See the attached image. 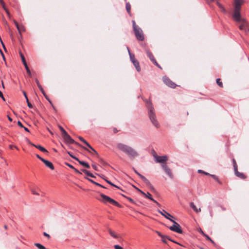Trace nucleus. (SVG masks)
Masks as SVG:
<instances>
[{
	"instance_id": "nucleus-1",
	"label": "nucleus",
	"mask_w": 249,
	"mask_h": 249,
	"mask_svg": "<svg viewBox=\"0 0 249 249\" xmlns=\"http://www.w3.org/2000/svg\"><path fill=\"white\" fill-rule=\"evenodd\" d=\"M116 148L127 155L130 158H135L139 156L138 152L133 147L123 143H117Z\"/></svg>"
},
{
	"instance_id": "nucleus-2",
	"label": "nucleus",
	"mask_w": 249,
	"mask_h": 249,
	"mask_svg": "<svg viewBox=\"0 0 249 249\" xmlns=\"http://www.w3.org/2000/svg\"><path fill=\"white\" fill-rule=\"evenodd\" d=\"M144 101L146 103V106L148 109V116L151 123L156 127L159 128L160 125L157 120L154 109L151 102L147 100H145Z\"/></svg>"
},
{
	"instance_id": "nucleus-3",
	"label": "nucleus",
	"mask_w": 249,
	"mask_h": 249,
	"mask_svg": "<svg viewBox=\"0 0 249 249\" xmlns=\"http://www.w3.org/2000/svg\"><path fill=\"white\" fill-rule=\"evenodd\" d=\"M244 2V0H234V11L232 14V18H237L241 15L240 13L241 6Z\"/></svg>"
},
{
	"instance_id": "nucleus-4",
	"label": "nucleus",
	"mask_w": 249,
	"mask_h": 249,
	"mask_svg": "<svg viewBox=\"0 0 249 249\" xmlns=\"http://www.w3.org/2000/svg\"><path fill=\"white\" fill-rule=\"evenodd\" d=\"M233 18L236 22L240 24L238 28L240 30H246V28L249 26V24L246 18H242L241 15L239 16L237 18L233 17Z\"/></svg>"
},
{
	"instance_id": "nucleus-5",
	"label": "nucleus",
	"mask_w": 249,
	"mask_h": 249,
	"mask_svg": "<svg viewBox=\"0 0 249 249\" xmlns=\"http://www.w3.org/2000/svg\"><path fill=\"white\" fill-rule=\"evenodd\" d=\"M101 196L102 197V199H100V201L104 203H107V202L111 203L113 204V205L120 207V204L116 201L115 200L113 199L112 198H110V197L103 194H100Z\"/></svg>"
},
{
	"instance_id": "nucleus-6",
	"label": "nucleus",
	"mask_w": 249,
	"mask_h": 249,
	"mask_svg": "<svg viewBox=\"0 0 249 249\" xmlns=\"http://www.w3.org/2000/svg\"><path fill=\"white\" fill-rule=\"evenodd\" d=\"M171 221L174 223V225L170 227L169 229L178 233H182V230L181 229L180 226L174 220H172Z\"/></svg>"
},
{
	"instance_id": "nucleus-7",
	"label": "nucleus",
	"mask_w": 249,
	"mask_h": 249,
	"mask_svg": "<svg viewBox=\"0 0 249 249\" xmlns=\"http://www.w3.org/2000/svg\"><path fill=\"white\" fill-rule=\"evenodd\" d=\"M161 166L164 172L167 174L169 178L173 179L174 176L170 168L165 163L161 164Z\"/></svg>"
},
{
	"instance_id": "nucleus-8",
	"label": "nucleus",
	"mask_w": 249,
	"mask_h": 249,
	"mask_svg": "<svg viewBox=\"0 0 249 249\" xmlns=\"http://www.w3.org/2000/svg\"><path fill=\"white\" fill-rule=\"evenodd\" d=\"M134 31L135 35L138 40L142 41L144 39V35L143 34L142 31L140 27L134 29Z\"/></svg>"
},
{
	"instance_id": "nucleus-9",
	"label": "nucleus",
	"mask_w": 249,
	"mask_h": 249,
	"mask_svg": "<svg viewBox=\"0 0 249 249\" xmlns=\"http://www.w3.org/2000/svg\"><path fill=\"white\" fill-rule=\"evenodd\" d=\"M63 138L65 142L67 144H73L75 143L76 144H78V143L75 142L71 137V136L68 134H65V135H63Z\"/></svg>"
},
{
	"instance_id": "nucleus-10",
	"label": "nucleus",
	"mask_w": 249,
	"mask_h": 249,
	"mask_svg": "<svg viewBox=\"0 0 249 249\" xmlns=\"http://www.w3.org/2000/svg\"><path fill=\"white\" fill-rule=\"evenodd\" d=\"M162 80L163 82L169 87H171L172 88H175L177 86L175 83L172 82L166 76H163L162 78Z\"/></svg>"
},
{
	"instance_id": "nucleus-11",
	"label": "nucleus",
	"mask_w": 249,
	"mask_h": 249,
	"mask_svg": "<svg viewBox=\"0 0 249 249\" xmlns=\"http://www.w3.org/2000/svg\"><path fill=\"white\" fill-rule=\"evenodd\" d=\"M154 158L157 162L164 163V162L168 160V157L167 156H154Z\"/></svg>"
},
{
	"instance_id": "nucleus-12",
	"label": "nucleus",
	"mask_w": 249,
	"mask_h": 249,
	"mask_svg": "<svg viewBox=\"0 0 249 249\" xmlns=\"http://www.w3.org/2000/svg\"><path fill=\"white\" fill-rule=\"evenodd\" d=\"M158 212L162 216H164L166 219L169 220L171 221L173 220L172 218H174L173 216L165 211L164 210H162L161 211L158 210Z\"/></svg>"
},
{
	"instance_id": "nucleus-13",
	"label": "nucleus",
	"mask_w": 249,
	"mask_h": 249,
	"mask_svg": "<svg viewBox=\"0 0 249 249\" xmlns=\"http://www.w3.org/2000/svg\"><path fill=\"white\" fill-rule=\"evenodd\" d=\"M146 53L148 56V57L149 58L150 60L156 66H157L158 67L160 68V67L158 64V63L157 62L156 59H155L152 53L148 50H146Z\"/></svg>"
},
{
	"instance_id": "nucleus-14",
	"label": "nucleus",
	"mask_w": 249,
	"mask_h": 249,
	"mask_svg": "<svg viewBox=\"0 0 249 249\" xmlns=\"http://www.w3.org/2000/svg\"><path fill=\"white\" fill-rule=\"evenodd\" d=\"M20 56H21V58L22 59V63H23V65H24V67L25 68V69H26V70L27 71V73L30 76H31V71H30V69H29V67H28V66L27 65V64L26 62L25 59L23 55L21 53H20Z\"/></svg>"
},
{
	"instance_id": "nucleus-15",
	"label": "nucleus",
	"mask_w": 249,
	"mask_h": 249,
	"mask_svg": "<svg viewBox=\"0 0 249 249\" xmlns=\"http://www.w3.org/2000/svg\"><path fill=\"white\" fill-rule=\"evenodd\" d=\"M234 171L235 175L238 177V178H245V175L242 173H240L237 170V165L236 163H235L234 165Z\"/></svg>"
},
{
	"instance_id": "nucleus-16",
	"label": "nucleus",
	"mask_w": 249,
	"mask_h": 249,
	"mask_svg": "<svg viewBox=\"0 0 249 249\" xmlns=\"http://www.w3.org/2000/svg\"><path fill=\"white\" fill-rule=\"evenodd\" d=\"M42 162L46 165V166L50 168L51 169H54V166L51 161L44 159V160H42Z\"/></svg>"
},
{
	"instance_id": "nucleus-17",
	"label": "nucleus",
	"mask_w": 249,
	"mask_h": 249,
	"mask_svg": "<svg viewBox=\"0 0 249 249\" xmlns=\"http://www.w3.org/2000/svg\"><path fill=\"white\" fill-rule=\"evenodd\" d=\"M139 176L147 185L150 186L152 188H153V187L151 186L150 181L145 177H144L143 175L141 174H139Z\"/></svg>"
},
{
	"instance_id": "nucleus-18",
	"label": "nucleus",
	"mask_w": 249,
	"mask_h": 249,
	"mask_svg": "<svg viewBox=\"0 0 249 249\" xmlns=\"http://www.w3.org/2000/svg\"><path fill=\"white\" fill-rule=\"evenodd\" d=\"M143 195L144 196L148 198V199H150L151 200L156 203L157 205H160L159 203L151 197V195L149 192H147L146 194L145 193V195Z\"/></svg>"
},
{
	"instance_id": "nucleus-19",
	"label": "nucleus",
	"mask_w": 249,
	"mask_h": 249,
	"mask_svg": "<svg viewBox=\"0 0 249 249\" xmlns=\"http://www.w3.org/2000/svg\"><path fill=\"white\" fill-rule=\"evenodd\" d=\"M190 207L193 209V210L196 212V213H199L201 212V209L200 208H197L196 207L194 203L191 202L190 203Z\"/></svg>"
},
{
	"instance_id": "nucleus-20",
	"label": "nucleus",
	"mask_w": 249,
	"mask_h": 249,
	"mask_svg": "<svg viewBox=\"0 0 249 249\" xmlns=\"http://www.w3.org/2000/svg\"><path fill=\"white\" fill-rule=\"evenodd\" d=\"M127 49L129 55L130 56V60L132 62V63H133L134 61H136L137 60L135 59L134 55L130 53L128 47H127Z\"/></svg>"
},
{
	"instance_id": "nucleus-21",
	"label": "nucleus",
	"mask_w": 249,
	"mask_h": 249,
	"mask_svg": "<svg viewBox=\"0 0 249 249\" xmlns=\"http://www.w3.org/2000/svg\"><path fill=\"white\" fill-rule=\"evenodd\" d=\"M132 63L133 64L134 66L136 68L137 71L139 72L140 71H141V67L139 65V62L137 60H136L135 61H134Z\"/></svg>"
},
{
	"instance_id": "nucleus-22",
	"label": "nucleus",
	"mask_w": 249,
	"mask_h": 249,
	"mask_svg": "<svg viewBox=\"0 0 249 249\" xmlns=\"http://www.w3.org/2000/svg\"><path fill=\"white\" fill-rule=\"evenodd\" d=\"M108 232L110 235L112 236L113 238H119V235L115 232L112 231L111 230H108Z\"/></svg>"
},
{
	"instance_id": "nucleus-23",
	"label": "nucleus",
	"mask_w": 249,
	"mask_h": 249,
	"mask_svg": "<svg viewBox=\"0 0 249 249\" xmlns=\"http://www.w3.org/2000/svg\"><path fill=\"white\" fill-rule=\"evenodd\" d=\"M86 178L87 179H88L89 181L90 182H92V183H93L94 184L97 185V186H100L101 187H102V188H105L106 187H104V186L102 185L101 184L96 182H95L94 180H93L92 179H90L89 178Z\"/></svg>"
},
{
	"instance_id": "nucleus-24",
	"label": "nucleus",
	"mask_w": 249,
	"mask_h": 249,
	"mask_svg": "<svg viewBox=\"0 0 249 249\" xmlns=\"http://www.w3.org/2000/svg\"><path fill=\"white\" fill-rule=\"evenodd\" d=\"M77 161H78L79 164H80L81 165L86 167V168H90V166H89V165L88 163H87V162H85L84 161L80 160H79Z\"/></svg>"
},
{
	"instance_id": "nucleus-25",
	"label": "nucleus",
	"mask_w": 249,
	"mask_h": 249,
	"mask_svg": "<svg viewBox=\"0 0 249 249\" xmlns=\"http://www.w3.org/2000/svg\"><path fill=\"white\" fill-rule=\"evenodd\" d=\"M17 29L19 34H21V32L25 31V28L24 26L22 25H20L18 27Z\"/></svg>"
},
{
	"instance_id": "nucleus-26",
	"label": "nucleus",
	"mask_w": 249,
	"mask_h": 249,
	"mask_svg": "<svg viewBox=\"0 0 249 249\" xmlns=\"http://www.w3.org/2000/svg\"><path fill=\"white\" fill-rule=\"evenodd\" d=\"M82 171L88 176H89L91 178H95L94 176L92 174L90 173L89 171L86 169H82Z\"/></svg>"
},
{
	"instance_id": "nucleus-27",
	"label": "nucleus",
	"mask_w": 249,
	"mask_h": 249,
	"mask_svg": "<svg viewBox=\"0 0 249 249\" xmlns=\"http://www.w3.org/2000/svg\"><path fill=\"white\" fill-rule=\"evenodd\" d=\"M35 147L38 148L39 150H40L41 151L43 152H48L47 150L44 148L43 147L41 146V145H35Z\"/></svg>"
},
{
	"instance_id": "nucleus-28",
	"label": "nucleus",
	"mask_w": 249,
	"mask_h": 249,
	"mask_svg": "<svg viewBox=\"0 0 249 249\" xmlns=\"http://www.w3.org/2000/svg\"><path fill=\"white\" fill-rule=\"evenodd\" d=\"M161 240L165 243H167L168 241H171L167 236L165 235L161 236Z\"/></svg>"
},
{
	"instance_id": "nucleus-29",
	"label": "nucleus",
	"mask_w": 249,
	"mask_h": 249,
	"mask_svg": "<svg viewBox=\"0 0 249 249\" xmlns=\"http://www.w3.org/2000/svg\"><path fill=\"white\" fill-rule=\"evenodd\" d=\"M126 9L128 14H130L131 5L129 2L126 3Z\"/></svg>"
},
{
	"instance_id": "nucleus-30",
	"label": "nucleus",
	"mask_w": 249,
	"mask_h": 249,
	"mask_svg": "<svg viewBox=\"0 0 249 249\" xmlns=\"http://www.w3.org/2000/svg\"><path fill=\"white\" fill-rule=\"evenodd\" d=\"M89 148L94 153L96 154V155H97V152L94 149H93L90 145V144L87 142H86V143H85Z\"/></svg>"
},
{
	"instance_id": "nucleus-31",
	"label": "nucleus",
	"mask_w": 249,
	"mask_h": 249,
	"mask_svg": "<svg viewBox=\"0 0 249 249\" xmlns=\"http://www.w3.org/2000/svg\"><path fill=\"white\" fill-rule=\"evenodd\" d=\"M58 127L60 129V130L62 133V136L63 135H65V134L67 133V132L66 131V130L61 125H59Z\"/></svg>"
},
{
	"instance_id": "nucleus-32",
	"label": "nucleus",
	"mask_w": 249,
	"mask_h": 249,
	"mask_svg": "<svg viewBox=\"0 0 249 249\" xmlns=\"http://www.w3.org/2000/svg\"><path fill=\"white\" fill-rule=\"evenodd\" d=\"M35 245L39 249H46L45 247L42 246L41 244L39 243H35Z\"/></svg>"
},
{
	"instance_id": "nucleus-33",
	"label": "nucleus",
	"mask_w": 249,
	"mask_h": 249,
	"mask_svg": "<svg viewBox=\"0 0 249 249\" xmlns=\"http://www.w3.org/2000/svg\"><path fill=\"white\" fill-rule=\"evenodd\" d=\"M103 178V179H104V180H105L109 184L111 185V186H114V187H116V188H119V187H118L117 186L115 185V184H114L113 183H112L111 182H110V181L108 180L107 179H106V178Z\"/></svg>"
},
{
	"instance_id": "nucleus-34",
	"label": "nucleus",
	"mask_w": 249,
	"mask_h": 249,
	"mask_svg": "<svg viewBox=\"0 0 249 249\" xmlns=\"http://www.w3.org/2000/svg\"><path fill=\"white\" fill-rule=\"evenodd\" d=\"M31 191L32 193L33 194L35 195H39V193H37L36 190H35V189L32 188H31Z\"/></svg>"
},
{
	"instance_id": "nucleus-35",
	"label": "nucleus",
	"mask_w": 249,
	"mask_h": 249,
	"mask_svg": "<svg viewBox=\"0 0 249 249\" xmlns=\"http://www.w3.org/2000/svg\"><path fill=\"white\" fill-rule=\"evenodd\" d=\"M216 83L220 87H223V84H222V83L221 82H220V79L219 78H217L216 79Z\"/></svg>"
},
{
	"instance_id": "nucleus-36",
	"label": "nucleus",
	"mask_w": 249,
	"mask_h": 249,
	"mask_svg": "<svg viewBox=\"0 0 249 249\" xmlns=\"http://www.w3.org/2000/svg\"><path fill=\"white\" fill-rule=\"evenodd\" d=\"M198 172L199 173H203V174H205L206 175H210V174L209 173L206 172H205V171H203L202 170H200V169L198 170Z\"/></svg>"
},
{
	"instance_id": "nucleus-37",
	"label": "nucleus",
	"mask_w": 249,
	"mask_h": 249,
	"mask_svg": "<svg viewBox=\"0 0 249 249\" xmlns=\"http://www.w3.org/2000/svg\"><path fill=\"white\" fill-rule=\"evenodd\" d=\"M132 23H133V30L139 27L138 26H137L136 24V22L134 20H133L132 21Z\"/></svg>"
},
{
	"instance_id": "nucleus-38",
	"label": "nucleus",
	"mask_w": 249,
	"mask_h": 249,
	"mask_svg": "<svg viewBox=\"0 0 249 249\" xmlns=\"http://www.w3.org/2000/svg\"><path fill=\"white\" fill-rule=\"evenodd\" d=\"M26 102H27V106L28 107H29V108H32L33 107V106L29 102V100H28V98H27L26 99Z\"/></svg>"
},
{
	"instance_id": "nucleus-39",
	"label": "nucleus",
	"mask_w": 249,
	"mask_h": 249,
	"mask_svg": "<svg viewBox=\"0 0 249 249\" xmlns=\"http://www.w3.org/2000/svg\"><path fill=\"white\" fill-rule=\"evenodd\" d=\"M219 8H220L221 11L224 13H227V11L226 10V9H225L223 5H222L221 7H220Z\"/></svg>"
},
{
	"instance_id": "nucleus-40",
	"label": "nucleus",
	"mask_w": 249,
	"mask_h": 249,
	"mask_svg": "<svg viewBox=\"0 0 249 249\" xmlns=\"http://www.w3.org/2000/svg\"><path fill=\"white\" fill-rule=\"evenodd\" d=\"M1 5L2 6L3 9L5 10H6L7 8L6 7H5V4H4V2L3 0H1V2H0Z\"/></svg>"
},
{
	"instance_id": "nucleus-41",
	"label": "nucleus",
	"mask_w": 249,
	"mask_h": 249,
	"mask_svg": "<svg viewBox=\"0 0 249 249\" xmlns=\"http://www.w3.org/2000/svg\"><path fill=\"white\" fill-rule=\"evenodd\" d=\"M209 176H211L212 177H213V178L214 179H215L217 181L219 182L218 178L215 175L210 174Z\"/></svg>"
},
{
	"instance_id": "nucleus-42",
	"label": "nucleus",
	"mask_w": 249,
	"mask_h": 249,
	"mask_svg": "<svg viewBox=\"0 0 249 249\" xmlns=\"http://www.w3.org/2000/svg\"><path fill=\"white\" fill-rule=\"evenodd\" d=\"M68 154L73 159L76 160H78V159L74 156L72 155L70 152H68Z\"/></svg>"
},
{
	"instance_id": "nucleus-43",
	"label": "nucleus",
	"mask_w": 249,
	"mask_h": 249,
	"mask_svg": "<svg viewBox=\"0 0 249 249\" xmlns=\"http://www.w3.org/2000/svg\"><path fill=\"white\" fill-rule=\"evenodd\" d=\"M36 83L38 88L39 89L41 88V87H42V86H41L38 80L37 79H36Z\"/></svg>"
},
{
	"instance_id": "nucleus-44",
	"label": "nucleus",
	"mask_w": 249,
	"mask_h": 249,
	"mask_svg": "<svg viewBox=\"0 0 249 249\" xmlns=\"http://www.w3.org/2000/svg\"><path fill=\"white\" fill-rule=\"evenodd\" d=\"M79 139L82 142H84V143H86V142H87L83 138H82V137H78Z\"/></svg>"
},
{
	"instance_id": "nucleus-45",
	"label": "nucleus",
	"mask_w": 249,
	"mask_h": 249,
	"mask_svg": "<svg viewBox=\"0 0 249 249\" xmlns=\"http://www.w3.org/2000/svg\"><path fill=\"white\" fill-rule=\"evenodd\" d=\"M41 91V92L42 93V94H43V95L44 96H46V93L44 90V89H43L42 87H41V88L39 89Z\"/></svg>"
},
{
	"instance_id": "nucleus-46",
	"label": "nucleus",
	"mask_w": 249,
	"mask_h": 249,
	"mask_svg": "<svg viewBox=\"0 0 249 249\" xmlns=\"http://www.w3.org/2000/svg\"><path fill=\"white\" fill-rule=\"evenodd\" d=\"M115 249H123V248L119 245H116L114 246Z\"/></svg>"
},
{
	"instance_id": "nucleus-47",
	"label": "nucleus",
	"mask_w": 249,
	"mask_h": 249,
	"mask_svg": "<svg viewBox=\"0 0 249 249\" xmlns=\"http://www.w3.org/2000/svg\"><path fill=\"white\" fill-rule=\"evenodd\" d=\"M18 124L19 126H20V127H22L23 128V124H22V123L20 122V121H18Z\"/></svg>"
},
{
	"instance_id": "nucleus-48",
	"label": "nucleus",
	"mask_w": 249,
	"mask_h": 249,
	"mask_svg": "<svg viewBox=\"0 0 249 249\" xmlns=\"http://www.w3.org/2000/svg\"><path fill=\"white\" fill-rule=\"evenodd\" d=\"M66 164L69 166L70 168H71V169H74V167L71 164L68 163H66Z\"/></svg>"
},
{
	"instance_id": "nucleus-49",
	"label": "nucleus",
	"mask_w": 249,
	"mask_h": 249,
	"mask_svg": "<svg viewBox=\"0 0 249 249\" xmlns=\"http://www.w3.org/2000/svg\"><path fill=\"white\" fill-rule=\"evenodd\" d=\"M0 97H1L3 101H5V98L3 97V94L1 91H0Z\"/></svg>"
},
{
	"instance_id": "nucleus-50",
	"label": "nucleus",
	"mask_w": 249,
	"mask_h": 249,
	"mask_svg": "<svg viewBox=\"0 0 249 249\" xmlns=\"http://www.w3.org/2000/svg\"><path fill=\"white\" fill-rule=\"evenodd\" d=\"M136 189L139 192H140L142 195H145V193L144 192H143V191H142V190H141L140 189H139V188H136Z\"/></svg>"
},
{
	"instance_id": "nucleus-51",
	"label": "nucleus",
	"mask_w": 249,
	"mask_h": 249,
	"mask_svg": "<svg viewBox=\"0 0 249 249\" xmlns=\"http://www.w3.org/2000/svg\"><path fill=\"white\" fill-rule=\"evenodd\" d=\"M136 189L139 192H140L142 195H145V193L144 192H143V191H142V190H141L140 189H139V188H136Z\"/></svg>"
},
{
	"instance_id": "nucleus-52",
	"label": "nucleus",
	"mask_w": 249,
	"mask_h": 249,
	"mask_svg": "<svg viewBox=\"0 0 249 249\" xmlns=\"http://www.w3.org/2000/svg\"><path fill=\"white\" fill-rule=\"evenodd\" d=\"M136 189L139 192H140L142 195H145V193L144 192H143V191H142V190H141L140 189H139V188H136Z\"/></svg>"
},
{
	"instance_id": "nucleus-53",
	"label": "nucleus",
	"mask_w": 249,
	"mask_h": 249,
	"mask_svg": "<svg viewBox=\"0 0 249 249\" xmlns=\"http://www.w3.org/2000/svg\"><path fill=\"white\" fill-rule=\"evenodd\" d=\"M92 167H93V168L96 170V171H98V168L97 167V166L95 164H92Z\"/></svg>"
},
{
	"instance_id": "nucleus-54",
	"label": "nucleus",
	"mask_w": 249,
	"mask_h": 249,
	"mask_svg": "<svg viewBox=\"0 0 249 249\" xmlns=\"http://www.w3.org/2000/svg\"><path fill=\"white\" fill-rule=\"evenodd\" d=\"M127 199L131 202L135 203L134 201L130 197H127Z\"/></svg>"
},
{
	"instance_id": "nucleus-55",
	"label": "nucleus",
	"mask_w": 249,
	"mask_h": 249,
	"mask_svg": "<svg viewBox=\"0 0 249 249\" xmlns=\"http://www.w3.org/2000/svg\"><path fill=\"white\" fill-rule=\"evenodd\" d=\"M36 157L39 159V160H40L42 161V160H44V159L42 158L39 155H38V154H37L36 155Z\"/></svg>"
},
{
	"instance_id": "nucleus-56",
	"label": "nucleus",
	"mask_w": 249,
	"mask_h": 249,
	"mask_svg": "<svg viewBox=\"0 0 249 249\" xmlns=\"http://www.w3.org/2000/svg\"><path fill=\"white\" fill-rule=\"evenodd\" d=\"M73 170H74V171L77 173V174H81V173L78 171V170H77L76 168H74V169H73Z\"/></svg>"
},
{
	"instance_id": "nucleus-57",
	"label": "nucleus",
	"mask_w": 249,
	"mask_h": 249,
	"mask_svg": "<svg viewBox=\"0 0 249 249\" xmlns=\"http://www.w3.org/2000/svg\"><path fill=\"white\" fill-rule=\"evenodd\" d=\"M14 23L15 25H16L17 28H18V27L19 26V25L18 24V22L16 20H14Z\"/></svg>"
},
{
	"instance_id": "nucleus-58",
	"label": "nucleus",
	"mask_w": 249,
	"mask_h": 249,
	"mask_svg": "<svg viewBox=\"0 0 249 249\" xmlns=\"http://www.w3.org/2000/svg\"><path fill=\"white\" fill-rule=\"evenodd\" d=\"M216 4L217 5V6L219 7V8H220V7H221L222 4H221V3H220L219 1H216Z\"/></svg>"
},
{
	"instance_id": "nucleus-59",
	"label": "nucleus",
	"mask_w": 249,
	"mask_h": 249,
	"mask_svg": "<svg viewBox=\"0 0 249 249\" xmlns=\"http://www.w3.org/2000/svg\"><path fill=\"white\" fill-rule=\"evenodd\" d=\"M204 236H205L206 237V238L208 239V240H209L210 241H212V240L211 239V238L206 234H204Z\"/></svg>"
},
{
	"instance_id": "nucleus-60",
	"label": "nucleus",
	"mask_w": 249,
	"mask_h": 249,
	"mask_svg": "<svg viewBox=\"0 0 249 249\" xmlns=\"http://www.w3.org/2000/svg\"><path fill=\"white\" fill-rule=\"evenodd\" d=\"M5 11L6 12L7 16L8 17H10V13H9V12L8 11V10H7V9H6V10H5Z\"/></svg>"
},
{
	"instance_id": "nucleus-61",
	"label": "nucleus",
	"mask_w": 249,
	"mask_h": 249,
	"mask_svg": "<svg viewBox=\"0 0 249 249\" xmlns=\"http://www.w3.org/2000/svg\"><path fill=\"white\" fill-rule=\"evenodd\" d=\"M43 234H44V235L45 236H46V237H50V235H49L48 233H47L46 232H44L43 233Z\"/></svg>"
},
{
	"instance_id": "nucleus-62",
	"label": "nucleus",
	"mask_w": 249,
	"mask_h": 249,
	"mask_svg": "<svg viewBox=\"0 0 249 249\" xmlns=\"http://www.w3.org/2000/svg\"><path fill=\"white\" fill-rule=\"evenodd\" d=\"M23 93L24 96V97H25V98H26V100L27 98H28V97L27 96V95H26V93L25 91H23Z\"/></svg>"
},
{
	"instance_id": "nucleus-63",
	"label": "nucleus",
	"mask_w": 249,
	"mask_h": 249,
	"mask_svg": "<svg viewBox=\"0 0 249 249\" xmlns=\"http://www.w3.org/2000/svg\"><path fill=\"white\" fill-rule=\"evenodd\" d=\"M23 128L24 129V130H25L26 131H27V132H29V130L27 127L23 126Z\"/></svg>"
},
{
	"instance_id": "nucleus-64",
	"label": "nucleus",
	"mask_w": 249,
	"mask_h": 249,
	"mask_svg": "<svg viewBox=\"0 0 249 249\" xmlns=\"http://www.w3.org/2000/svg\"><path fill=\"white\" fill-rule=\"evenodd\" d=\"M157 233L158 234V235L161 238V236H163V235L161 234L160 232L157 231Z\"/></svg>"
}]
</instances>
